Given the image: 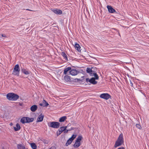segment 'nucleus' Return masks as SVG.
Instances as JSON below:
<instances>
[{"instance_id": "nucleus-10", "label": "nucleus", "mask_w": 149, "mask_h": 149, "mask_svg": "<svg viewBox=\"0 0 149 149\" xmlns=\"http://www.w3.org/2000/svg\"><path fill=\"white\" fill-rule=\"evenodd\" d=\"M79 73V72L75 69L71 70L70 71V74L72 76L77 75Z\"/></svg>"}, {"instance_id": "nucleus-23", "label": "nucleus", "mask_w": 149, "mask_h": 149, "mask_svg": "<svg viewBox=\"0 0 149 149\" xmlns=\"http://www.w3.org/2000/svg\"><path fill=\"white\" fill-rule=\"evenodd\" d=\"M62 56L64 57V58L66 60H68V58L66 54L64 52H62L61 54Z\"/></svg>"}, {"instance_id": "nucleus-29", "label": "nucleus", "mask_w": 149, "mask_h": 149, "mask_svg": "<svg viewBox=\"0 0 149 149\" xmlns=\"http://www.w3.org/2000/svg\"><path fill=\"white\" fill-rule=\"evenodd\" d=\"M61 133L62 132H61L59 130H58L57 132V136H58L60 135L61 134Z\"/></svg>"}, {"instance_id": "nucleus-22", "label": "nucleus", "mask_w": 149, "mask_h": 149, "mask_svg": "<svg viewBox=\"0 0 149 149\" xmlns=\"http://www.w3.org/2000/svg\"><path fill=\"white\" fill-rule=\"evenodd\" d=\"M74 47H75V48L78 51H80V48L81 47L79 44H77V43H76L75 44Z\"/></svg>"}, {"instance_id": "nucleus-18", "label": "nucleus", "mask_w": 149, "mask_h": 149, "mask_svg": "<svg viewBox=\"0 0 149 149\" xmlns=\"http://www.w3.org/2000/svg\"><path fill=\"white\" fill-rule=\"evenodd\" d=\"M22 72L26 75H28L30 74V72L28 70H26L25 69H22Z\"/></svg>"}, {"instance_id": "nucleus-16", "label": "nucleus", "mask_w": 149, "mask_h": 149, "mask_svg": "<svg viewBox=\"0 0 149 149\" xmlns=\"http://www.w3.org/2000/svg\"><path fill=\"white\" fill-rule=\"evenodd\" d=\"M30 109L31 111L34 112L37 109V106L36 105H34L32 106Z\"/></svg>"}, {"instance_id": "nucleus-26", "label": "nucleus", "mask_w": 149, "mask_h": 149, "mask_svg": "<svg viewBox=\"0 0 149 149\" xmlns=\"http://www.w3.org/2000/svg\"><path fill=\"white\" fill-rule=\"evenodd\" d=\"M77 135L76 134H73L72 137L70 139L72 141L74 138L76 137Z\"/></svg>"}, {"instance_id": "nucleus-34", "label": "nucleus", "mask_w": 149, "mask_h": 149, "mask_svg": "<svg viewBox=\"0 0 149 149\" xmlns=\"http://www.w3.org/2000/svg\"><path fill=\"white\" fill-rule=\"evenodd\" d=\"M63 127L64 128V129L65 130V129H66L67 128V126H65V127Z\"/></svg>"}, {"instance_id": "nucleus-30", "label": "nucleus", "mask_w": 149, "mask_h": 149, "mask_svg": "<svg viewBox=\"0 0 149 149\" xmlns=\"http://www.w3.org/2000/svg\"><path fill=\"white\" fill-rule=\"evenodd\" d=\"M49 149H56V148L54 146H52Z\"/></svg>"}, {"instance_id": "nucleus-3", "label": "nucleus", "mask_w": 149, "mask_h": 149, "mask_svg": "<svg viewBox=\"0 0 149 149\" xmlns=\"http://www.w3.org/2000/svg\"><path fill=\"white\" fill-rule=\"evenodd\" d=\"M124 142V140L123 138V134H121L119 136L118 139L115 143L114 147H117L121 145Z\"/></svg>"}, {"instance_id": "nucleus-25", "label": "nucleus", "mask_w": 149, "mask_h": 149, "mask_svg": "<svg viewBox=\"0 0 149 149\" xmlns=\"http://www.w3.org/2000/svg\"><path fill=\"white\" fill-rule=\"evenodd\" d=\"M72 141L71 140L69 139L67 141V142L66 143L65 145L67 146H68L69 145L71 144Z\"/></svg>"}, {"instance_id": "nucleus-4", "label": "nucleus", "mask_w": 149, "mask_h": 149, "mask_svg": "<svg viewBox=\"0 0 149 149\" xmlns=\"http://www.w3.org/2000/svg\"><path fill=\"white\" fill-rule=\"evenodd\" d=\"M34 120L33 118L28 117H23L20 120V122L23 124L33 122Z\"/></svg>"}, {"instance_id": "nucleus-19", "label": "nucleus", "mask_w": 149, "mask_h": 149, "mask_svg": "<svg viewBox=\"0 0 149 149\" xmlns=\"http://www.w3.org/2000/svg\"><path fill=\"white\" fill-rule=\"evenodd\" d=\"M67 119V117L66 116H62L60 118L59 121L60 122H62L64 121Z\"/></svg>"}, {"instance_id": "nucleus-33", "label": "nucleus", "mask_w": 149, "mask_h": 149, "mask_svg": "<svg viewBox=\"0 0 149 149\" xmlns=\"http://www.w3.org/2000/svg\"><path fill=\"white\" fill-rule=\"evenodd\" d=\"M118 149H125L124 147H121L120 148H118Z\"/></svg>"}, {"instance_id": "nucleus-12", "label": "nucleus", "mask_w": 149, "mask_h": 149, "mask_svg": "<svg viewBox=\"0 0 149 149\" xmlns=\"http://www.w3.org/2000/svg\"><path fill=\"white\" fill-rule=\"evenodd\" d=\"M107 8L108 10V11L109 13H113L116 12L115 10L113 9L111 6L108 5Z\"/></svg>"}, {"instance_id": "nucleus-20", "label": "nucleus", "mask_w": 149, "mask_h": 149, "mask_svg": "<svg viewBox=\"0 0 149 149\" xmlns=\"http://www.w3.org/2000/svg\"><path fill=\"white\" fill-rule=\"evenodd\" d=\"M71 70V68L70 67H68L67 68H65L64 69V71L63 72L64 74L65 75L67 74V72L70 71Z\"/></svg>"}, {"instance_id": "nucleus-32", "label": "nucleus", "mask_w": 149, "mask_h": 149, "mask_svg": "<svg viewBox=\"0 0 149 149\" xmlns=\"http://www.w3.org/2000/svg\"><path fill=\"white\" fill-rule=\"evenodd\" d=\"M1 36L3 37H6V35H5L4 34H2Z\"/></svg>"}, {"instance_id": "nucleus-35", "label": "nucleus", "mask_w": 149, "mask_h": 149, "mask_svg": "<svg viewBox=\"0 0 149 149\" xmlns=\"http://www.w3.org/2000/svg\"><path fill=\"white\" fill-rule=\"evenodd\" d=\"M26 10H29V11H33V10H30L29 9H26Z\"/></svg>"}, {"instance_id": "nucleus-36", "label": "nucleus", "mask_w": 149, "mask_h": 149, "mask_svg": "<svg viewBox=\"0 0 149 149\" xmlns=\"http://www.w3.org/2000/svg\"><path fill=\"white\" fill-rule=\"evenodd\" d=\"M131 84H132V85H133V84H132V83L131 82Z\"/></svg>"}, {"instance_id": "nucleus-13", "label": "nucleus", "mask_w": 149, "mask_h": 149, "mask_svg": "<svg viewBox=\"0 0 149 149\" xmlns=\"http://www.w3.org/2000/svg\"><path fill=\"white\" fill-rule=\"evenodd\" d=\"M44 116L42 114H41L37 118V120L36 121L37 122H42V121L43 118H44Z\"/></svg>"}, {"instance_id": "nucleus-24", "label": "nucleus", "mask_w": 149, "mask_h": 149, "mask_svg": "<svg viewBox=\"0 0 149 149\" xmlns=\"http://www.w3.org/2000/svg\"><path fill=\"white\" fill-rule=\"evenodd\" d=\"M31 146L33 149H36L37 146L34 143H31Z\"/></svg>"}, {"instance_id": "nucleus-7", "label": "nucleus", "mask_w": 149, "mask_h": 149, "mask_svg": "<svg viewBox=\"0 0 149 149\" xmlns=\"http://www.w3.org/2000/svg\"><path fill=\"white\" fill-rule=\"evenodd\" d=\"M82 137L81 136H79L78 137L74 144L73 145L74 147V148H77L80 146L81 144L80 141L82 140Z\"/></svg>"}, {"instance_id": "nucleus-1", "label": "nucleus", "mask_w": 149, "mask_h": 149, "mask_svg": "<svg viewBox=\"0 0 149 149\" xmlns=\"http://www.w3.org/2000/svg\"><path fill=\"white\" fill-rule=\"evenodd\" d=\"M7 99L9 100L16 101L19 98V96L13 93H10L6 95Z\"/></svg>"}, {"instance_id": "nucleus-21", "label": "nucleus", "mask_w": 149, "mask_h": 149, "mask_svg": "<svg viewBox=\"0 0 149 149\" xmlns=\"http://www.w3.org/2000/svg\"><path fill=\"white\" fill-rule=\"evenodd\" d=\"M64 79L67 82L69 81L70 80V77L67 75H65L64 77Z\"/></svg>"}, {"instance_id": "nucleus-31", "label": "nucleus", "mask_w": 149, "mask_h": 149, "mask_svg": "<svg viewBox=\"0 0 149 149\" xmlns=\"http://www.w3.org/2000/svg\"><path fill=\"white\" fill-rule=\"evenodd\" d=\"M70 130H68L65 129V130L64 131V133H67L68 132V131H70Z\"/></svg>"}, {"instance_id": "nucleus-6", "label": "nucleus", "mask_w": 149, "mask_h": 149, "mask_svg": "<svg viewBox=\"0 0 149 149\" xmlns=\"http://www.w3.org/2000/svg\"><path fill=\"white\" fill-rule=\"evenodd\" d=\"M20 69L19 65H16L13 69V74L18 76L20 72Z\"/></svg>"}, {"instance_id": "nucleus-17", "label": "nucleus", "mask_w": 149, "mask_h": 149, "mask_svg": "<svg viewBox=\"0 0 149 149\" xmlns=\"http://www.w3.org/2000/svg\"><path fill=\"white\" fill-rule=\"evenodd\" d=\"M14 128L15 131H17L20 129V127L19 124L17 123L16 125V126L14 127Z\"/></svg>"}, {"instance_id": "nucleus-14", "label": "nucleus", "mask_w": 149, "mask_h": 149, "mask_svg": "<svg viewBox=\"0 0 149 149\" xmlns=\"http://www.w3.org/2000/svg\"><path fill=\"white\" fill-rule=\"evenodd\" d=\"M40 105L44 107H47L49 105V104L45 100H43L42 103L40 104Z\"/></svg>"}, {"instance_id": "nucleus-15", "label": "nucleus", "mask_w": 149, "mask_h": 149, "mask_svg": "<svg viewBox=\"0 0 149 149\" xmlns=\"http://www.w3.org/2000/svg\"><path fill=\"white\" fill-rule=\"evenodd\" d=\"M17 147L18 149H26L25 146L22 144H19L17 145Z\"/></svg>"}, {"instance_id": "nucleus-2", "label": "nucleus", "mask_w": 149, "mask_h": 149, "mask_svg": "<svg viewBox=\"0 0 149 149\" xmlns=\"http://www.w3.org/2000/svg\"><path fill=\"white\" fill-rule=\"evenodd\" d=\"M95 68H87L86 70V72L87 73H89L91 76H94L95 77L96 79H99V77L96 73V71H95Z\"/></svg>"}, {"instance_id": "nucleus-11", "label": "nucleus", "mask_w": 149, "mask_h": 149, "mask_svg": "<svg viewBox=\"0 0 149 149\" xmlns=\"http://www.w3.org/2000/svg\"><path fill=\"white\" fill-rule=\"evenodd\" d=\"M52 11L55 14L57 15H61L62 14V11L60 9H52Z\"/></svg>"}, {"instance_id": "nucleus-5", "label": "nucleus", "mask_w": 149, "mask_h": 149, "mask_svg": "<svg viewBox=\"0 0 149 149\" xmlns=\"http://www.w3.org/2000/svg\"><path fill=\"white\" fill-rule=\"evenodd\" d=\"M60 123L57 122H49L48 123L49 127L55 128H58L60 126Z\"/></svg>"}, {"instance_id": "nucleus-8", "label": "nucleus", "mask_w": 149, "mask_h": 149, "mask_svg": "<svg viewBox=\"0 0 149 149\" xmlns=\"http://www.w3.org/2000/svg\"><path fill=\"white\" fill-rule=\"evenodd\" d=\"M95 78L92 77L91 79L88 78H86V81L88 82H89L93 84H96L97 83V81H95Z\"/></svg>"}, {"instance_id": "nucleus-28", "label": "nucleus", "mask_w": 149, "mask_h": 149, "mask_svg": "<svg viewBox=\"0 0 149 149\" xmlns=\"http://www.w3.org/2000/svg\"><path fill=\"white\" fill-rule=\"evenodd\" d=\"M59 130L62 132L64 131L65 130L63 127H61Z\"/></svg>"}, {"instance_id": "nucleus-27", "label": "nucleus", "mask_w": 149, "mask_h": 149, "mask_svg": "<svg viewBox=\"0 0 149 149\" xmlns=\"http://www.w3.org/2000/svg\"><path fill=\"white\" fill-rule=\"evenodd\" d=\"M136 127L139 129H141V126L139 124H136Z\"/></svg>"}, {"instance_id": "nucleus-9", "label": "nucleus", "mask_w": 149, "mask_h": 149, "mask_svg": "<svg viewBox=\"0 0 149 149\" xmlns=\"http://www.w3.org/2000/svg\"><path fill=\"white\" fill-rule=\"evenodd\" d=\"M100 97L101 98L108 100L110 97L111 96L108 93H103L101 94Z\"/></svg>"}]
</instances>
